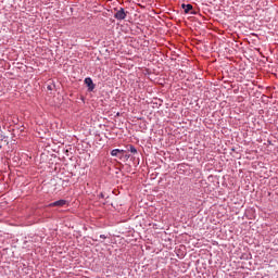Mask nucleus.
I'll use <instances>...</instances> for the list:
<instances>
[{"label": "nucleus", "mask_w": 278, "mask_h": 278, "mask_svg": "<svg viewBox=\"0 0 278 278\" xmlns=\"http://www.w3.org/2000/svg\"><path fill=\"white\" fill-rule=\"evenodd\" d=\"M85 84L89 88L90 92H92V90H94V83H92V78H90V77L85 78Z\"/></svg>", "instance_id": "7ed1b4c3"}, {"label": "nucleus", "mask_w": 278, "mask_h": 278, "mask_svg": "<svg viewBox=\"0 0 278 278\" xmlns=\"http://www.w3.org/2000/svg\"><path fill=\"white\" fill-rule=\"evenodd\" d=\"M118 153H123V150L114 149L111 151L113 157H118Z\"/></svg>", "instance_id": "39448f33"}, {"label": "nucleus", "mask_w": 278, "mask_h": 278, "mask_svg": "<svg viewBox=\"0 0 278 278\" xmlns=\"http://www.w3.org/2000/svg\"><path fill=\"white\" fill-rule=\"evenodd\" d=\"M181 8L185 10V14H188L192 10V4H181Z\"/></svg>", "instance_id": "20e7f679"}, {"label": "nucleus", "mask_w": 278, "mask_h": 278, "mask_svg": "<svg viewBox=\"0 0 278 278\" xmlns=\"http://www.w3.org/2000/svg\"><path fill=\"white\" fill-rule=\"evenodd\" d=\"M100 238H101L102 240H105V238H108V237H105V235H100Z\"/></svg>", "instance_id": "0eeeda50"}, {"label": "nucleus", "mask_w": 278, "mask_h": 278, "mask_svg": "<svg viewBox=\"0 0 278 278\" xmlns=\"http://www.w3.org/2000/svg\"><path fill=\"white\" fill-rule=\"evenodd\" d=\"M128 151H129L130 153H134V154L138 153V150H137L136 147H134V146H129Z\"/></svg>", "instance_id": "423d86ee"}, {"label": "nucleus", "mask_w": 278, "mask_h": 278, "mask_svg": "<svg viewBox=\"0 0 278 278\" xmlns=\"http://www.w3.org/2000/svg\"><path fill=\"white\" fill-rule=\"evenodd\" d=\"M66 205V200H58L49 204V207H64Z\"/></svg>", "instance_id": "f03ea898"}, {"label": "nucleus", "mask_w": 278, "mask_h": 278, "mask_svg": "<svg viewBox=\"0 0 278 278\" xmlns=\"http://www.w3.org/2000/svg\"><path fill=\"white\" fill-rule=\"evenodd\" d=\"M127 14L128 12H126L125 9L119 8V10H117L114 14V18H116L117 21H125L127 18Z\"/></svg>", "instance_id": "f257e3e1"}]
</instances>
